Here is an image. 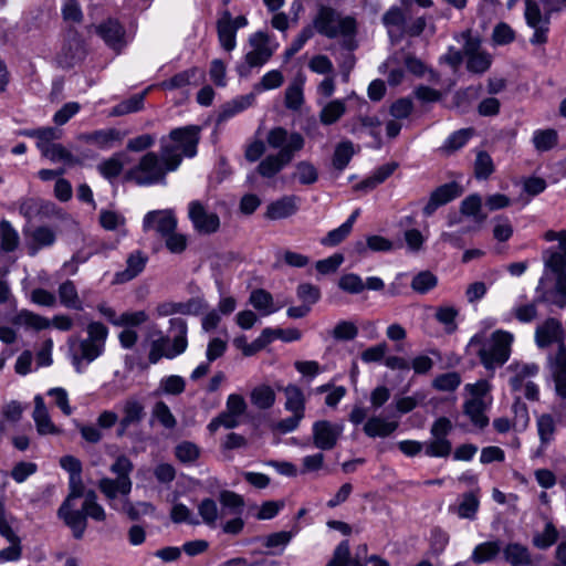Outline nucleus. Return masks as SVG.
Segmentation results:
<instances>
[{
    "instance_id": "nucleus-1",
    "label": "nucleus",
    "mask_w": 566,
    "mask_h": 566,
    "mask_svg": "<svg viewBox=\"0 0 566 566\" xmlns=\"http://www.w3.org/2000/svg\"><path fill=\"white\" fill-rule=\"evenodd\" d=\"M304 146L302 134L277 126L268 132L266 144L261 139L248 143L244 157L249 163L260 160L256 172L262 178L272 179L292 163Z\"/></svg>"
},
{
    "instance_id": "nucleus-2",
    "label": "nucleus",
    "mask_w": 566,
    "mask_h": 566,
    "mask_svg": "<svg viewBox=\"0 0 566 566\" xmlns=\"http://www.w3.org/2000/svg\"><path fill=\"white\" fill-rule=\"evenodd\" d=\"M308 25L314 33L339 40L344 50L354 51L358 48V21L354 15H344L329 6L319 4Z\"/></svg>"
},
{
    "instance_id": "nucleus-3",
    "label": "nucleus",
    "mask_w": 566,
    "mask_h": 566,
    "mask_svg": "<svg viewBox=\"0 0 566 566\" xmlns=\"http://www.w3.org/2000/svg\"><path fill=\"white\" fill-rule=\"evenodd\" d=\"M187 323L181 317H174L169 321V335H164L160 329L149 334L148 360L157 364L161 358L174 359L184 354L188 347Z\"/></svg>"
},
{
    "instance_id": "nucleus-4",
    "label": "nucleus",
    "mask_w": 566,
    "mask_h": 566,
    "mask_svg": "<svg viewBox=\"0 0 566 566\" xmlns=\"http://www.w3.org/2000/svg\"><path fill=\"white\" fill-rule=\"evenodd\" d=\"M200 127L188 125L172 129L160 139V154L168 169H177L184 157H195L200 140Z\"/></svg>"
},
{
    "instance_id": "nucleus-5",
    "label": "nucleus",
    "mask_w": 566,
    "mask_h": 566,
    "mask_svg": "<svg viewBox=\"0 0 566 566\" xmlns=\"http://www.w3.org/2000/svg\"><path fill=\"white\" fill-rule=\"evenodd\" d=\"M86 338L70 339L72 363L77 373H82L83 364L88 365L105 350L108 328L101 322H90L86 326Z\"/></svg>"
},
{
    "instance_id": "nucleus-6",
    "label": "nucleus",
    "mask_w": 566,
    "mask_h": 566,
    "mask_svg": "<svg viewBox=\"0 0 566 566\" xmlns=\"http://www.w3.org/2000/svg\"><path fill=\"white\" fill-rule=\"evenodd\" d=\"M513 342L514 335L511 332L496 329L488 339L483 335H474L469 346L476 347L481 364L488 370H493L509 360Z\"/></svg>"
},
{
    "instance_id": "nucleus-7",
    "label": "nucleus",
    "mask_w": 566,
    "mask_h": 566,
    "mask_svg": "<svg viewBox=\"0 0 566 566\" xmlns=\"http://www.w3.org/2000/svg\"><path fill=\"white\" fill-rule=\"evenodd\" d=\"M218 500L221 507L210 497L201 500L197 507L202 523L212 528L229 515H242L245 506L243 496L229 490L221 491Z\"/></svg>"
},
{
    "instance_id": "nucleus-8",
    "label": "nucleus",
    "mask_w": 566,
    "mask_h": 566,
    "mask_svg": "<svg viewBox=\"0 0 566 566\" xmlns=\"http://www.w3.org/2000/svg\"><path fill=\"white\" fill-rule=\"evenodd\" d=\"M133 469V462L126 455H119L109 468L111 472L115 474L116 478L105 476L97 483L98 490L105 496L108 505L114 510H118L116 503L117 497H126L132 492L133 481L130 473Z\"/></svg>"
},
{
    "instance_id": "nucleus-9",
    "label": "nucleus",
    "mask_w": 566,
    "mask_h": 566,
    "mask_svg": "<svg viewBox=\"0 0 566 566\" xmlns=\"http://www.w3.org/2000/svg\"><path fill=\"white\" fill-rule=\"evenodd\" d=\"M454 39L459 43H463L465 66L470 73L482 75L490 70L493 56L482 49V41L478 34H474L471 29H467L457 34Z\"/></svg>"
},
{
    "instance_id": "nucleus-10",
    "label": "nucleus",
    "mask_w": 566,
    "mask_h": 566,
    "mask_svg": "<svg viewBox=\"0 0 566 566\" xmlns=\"http://www.w3.org/2000/svg\"><path fill=\"white\" fill-rule=\"evenodd\" d=\"M175 170L168 169L167 161L163 157L149 151L128 171V178L139 186L164 184L167 172Z\"/></svg>"
},
{
    "instance_id": "nucleus-11",
    "label": "nucleus",
    "mask_w": 566,
    "mask_h": 566,
    "mask_svg": "<svg viewBox=\"0 0 566 566\" xmlns=\"http://www.w3.org/2000/svg\"><path fill=\"white\" fill-rule=\"evenodd\" d=\"M251 50L245 54V63L237 67L238 73L247 75L250 69L264 65L279 48V43L273 42L270 35L259 31L249 38Z\"/></svg>"
},
{
    "instance_id": "nucleus-12",
    "label": "nucleus",
    "mask_w": 566,
    "mask_h": 566,
    "mask_svg": "<svg viewBox=\"0 0 566 566\" xmlns=\"http://www.w3.org/2000/svg\"><path fill=\"white\" fill-rule=\"evenodd\" d=\"M524 18L526 24L534 31L530 42L533 45L545 44L548 40L547 34L551 23L549 13L543 14L536 1L526 0Z\"/></svg>"
},
{
    "instance_id": "nucleus-13",
    "label": "nucleus",
    "mask_w": 566,
    "mask_h": 566,
    "mask_svg": "<svg viewBox=\"0 0 566 566\" xmlns=\"http://www.w3.org/2000/svg\"><path fill=\"white\" fill-rule=\"evenodd\" d=\"M188 218L195 231L200 234H212L220 228L219 216L216 212L210 211L199 200H192L189 202Z\"/></svg>"
},
{
    "instance_id": "nucleus-14",
    "label": "nucleus",
    "mask_w": 566,
    "mask_h": 566,
    "mask_svg": "<svg viewBox=\"0 0 566 566\" xmlns=\"http://www.w3.org/2000/svg\"><path fill=\"white\" fill-rule=\"evenodd\" d=\"M344 426L327 420H318L313 423L312 438L314 446L319 450H332L337 444Z\"/></svg>"
},
{
    "instance_id": "nucleus-15",
    "label": "nucleus",
    "mask_w": 566,
    "mask_h": 566,
    "mask_svg": "<svg viewBox=\"0 0 566 566\" xmlns=\"http://www.w3.org/2000/svg\"><path fill=\"white\" fill-rule=\"evenodd\" d=\"M95 32L108 48L117 53L122 52L129 42L124 27L114 19H108L96 25Z\"/></svg>"
},
{
    "instance_id": "nucleus-16",
    "label": "nucleus",
    "mask_w": 566,
    "mask_h": 566,
    "mask_svg": "<svg viewBox=\"0 0 566 566\" xmlns=\"http://www.w3.org/2000/svg\"><path fill=\"white\" fill-rule=\"evenodd\" d=\"M97 310L112 325L116 327L140 326L149 319V314L144 310L126 311L117 315L115 310L105 303L98 304Z\"/></svg>"
},
{
    "instance_id": "nucleus-17",
    "label": "nucleus",
    "mask_w": 566,
    "mask_h": 566,
    "mask_svg": "<svg viewBox=\"0 0 566 566\" xmlns=\"http://www.w3.org/2000/svg\"><path fill=\"white\" fill-rule=\"evenodd\" d=\"M548 368L551 370L555 392L562 398L566 399V345L560 343L557 352L548 356Z\"/></svg>"
},
{
    "instance_id": "nucleus-18",
    "label": "nucleus",
    "mask_w": 566,
    "mask_h": 566,
    "mask_svg": "<svg viewBox=\"0 0 566 566\" xmlns=\"http://www.w3.org/2000/svg\"><path fill=\"white\" fill-rule=\"evenodd\" d=\"M145 231L155 230L161 238L177 228V218L172 210H155L146 213L143 220Z\"/></svg>"
},
{
    "instance_id": "nucleus-19",
    "label": "nucleus",
    "mask_w": 566,
    "mask_h": 566,
    "mask_svg": "<svg viewBox=\"0 0 566 566\" xmlns=\"http://www.w3.org/2000/svg\"><path fill=\"white\" fill-rule=\"evenodd\" d=\"M535 343L539 348H546L554 343H564V331L562 323L548 317L535 328Z\"/></svg>"
},
{
    "instance_id": "nucleus-20",
    "label": "nucleus",
    "mask_w": 566,
    "mask_h": 566,
    "mask_svg": "<svg viewBox=\"0 0 566 566\" xmlns=\"http://www.w3.org/2000/svg\"><path fill=\"white\" fill-rule=\"evenodd\" d=\"M122 412L123 417L117 428L118 437L125 436L130 427L137 426L143 421L145 407L138 399L130 397L123 402Z\"/></svg>"
},
{
    "instance_id": "nucleus-21",
    "label": "nucleus",
    "mask_w": 566,
    "mask_h": 566,
    "mask_svg": "<svg viewBox=\"0 0 566 566\" xmlns=\"http://www.w3.org/2000/svg\"><path fill=\"white\" fill-rule=\"evenodd\" d=\"M462 193L461 187L457 182H449L438 187L430 195L427 205L423 208V214L430 217L440 206L447 205Z\"/></svg>"
},
{
    "instance_id": "nucleus-22",
    "label": "nucleus",
    "mask_w": 566,
    "mask_h": 566,
    "mask_svg": "<svg viewBox=\"0 0 566 566\" xmlns=\"http://www.w3.org/2000/svg\"><path fill=\"white\" fill-rule=\"evenodd\" d=\"M84 56L83 42L80 36L73 32L70 34L56 56L57 64L63 69L72 67Z\"/></svg>"
},
{
    "instance_id": "nucleus-23",
    "label": "nucleus",
    "mask_w": 566,
    "mask_h": 566,
    "mask_svg": "<svg viewBox=\"0 0 566 566\" xmlns=\"http://www.w3.org/2000/svg\"><path fill=\"white\" fill-rule=\"evenodd\" d=\"M57 515L72 530L73 536L77 539L82 538L87 527V520L83 510H74V504L64 501L57 511Z\"/></svg>"
},
{
    "instance_id": "nucleus-24",
    "label": "nucleus",
    "mask_w": 566,
    "mask_h": 566,
    "mask_svg": "<svg viewBox=\"0 0 566 566\" xmlns=\"http://www.w3.org/2000/svg\"><path fill=\"white\" fill-rule=\"evenodd\" d=\"M36 431L40 436H56L61 433V429L54 424L45 406L42 396L34 397V410L32 413Z\"/></svg>"
},
{
    "instance_id": "nucleus-25",
    "label": "nucleus",
    "mask_w": 566,
    "mask_h": 566,
    "mask_svg": "<svg viewBox=\"0 0 566 566\" xmlns=\"http://www.w3.org/2000/svg\"><path fill=\"white\" fill-rule=\"evenodd\" d=\"M148 262V256L140 250L132 252L126 260V268L114 275L115 284H123L139 275Z\"/></svg>"
},
{
    "instance_id": "nucleus-26",
    "label": "nucleus",
    "mask_w": 566,
    "mask_h": 566,
    "mask_svg": "<svg viewBox=\"0 0 566 566\" xmlns=\"http://www.w3.org/2000/svg\"><path fill=\"white\" fill-rule=\"evenodd\" d=\"M237 31L235 27L232 25L230 11H222L217 21V32L220 45L228 52L237 46Z\"/></svg>"
},
{
    "instance_id": "nucleus-27",
    "label": "nucleus",
    "mask_w": 566,
    "mask_h": 566,
    "mask_svg": "<svg viewBox=\"0 0 566 566\" xmlns=\"http://www.w3.org/2000/svg\"><path fill=\"white\" fill-rule=\"evenodd\" d=\"M123 134L116 128L99 129L81 135V140L99 149H109L123 139Z\"/></svg>"
},
{
    "instance_id": "nucleus-28",
    "label": "nucleus",
    "mask_w": 566,
    "mask_h": 566,
    "mask_svg": "<svg viewBox=\"0 0 566 566\" xmlns=\"http://www.w3.org/2000/svg\"><path fill=\"white\" fill-rule=\"evenodd\" d=\"M298 202L300 198L294 195L284 196L268 206L265 216L271 220L289 218L298 210Z\"/></svg>"
},
{
    "instance_id": "nucleus-29",
    "label": "nucleus",
    "mask_w": 566,
    "mask_h": 566,
    "mask_svg": "<svg viewBox=\"0 0 566 566\" xmlns=\"http://www.w3.org/2000/svg\"><path fill=\"white\" fill-rule=\"evenodd\" d=\"M382 23L392 42L399 41L405 33L406 15L401 8L391 7L382 15Z\"/></svg>"
},
{
    "instance_id": "nucleus-30",
    "label": "nucleus",
    "mask_w": 566,
    "mask_h": 566,
    "mask_svg": "<svg viewBox=\"0 0 566 566\" xmlns=\"http://www.w3.org/2000/svg\"><path fill=\"white\" fill-rule=\"evenodd\" d=\"M480 507L478 491L467 492L461 495L457 505L449 506V512L455 513L460 518L473 521Z\"/></svg>"
},
{
    "instance_id": "nucleus-31",
    "label": "nucleus",
    "mask_w": 566,
    "mask_h": 566,
    "mask_svg": "<svg viewBox=\"0 0 566 566\" xmlns=\"http://www.w3.org/2000/svg\"><path fill=\"white\" fill-rule=\"evenodd\" d=\"M27 248L30 255H35L39 250L51 247L55 242V232L49 227H38L29 232Z\"/></svg>"
},
{
    "instance_id": "nucleus-32",
    "label": "nucleus",
    "mask_w": 566,
    "mask_h": 566,
    "mask_svg": "<svg viewBox=\"0 0 566 566\" xmlns=\"http://www.w3.org/2000/svg\"><path fill=\"white\" fill-rule=\"evenodd\" d=\"M503 557L511 566H531L532 554L526 545L517 542L507 543L503 548Z\"/></svg>"
},
{
    "instance_id": "nucleus-33",
    "label": "nucleus",
    "mask_w": 566,
    "mask_h": 566,
    "mask_svg": "<svg viewBox=\"0 0 566 566\" xmlns=\"http://www.w3.org/2000/svg\"><path fill=\"white\" fill-rule=\"evenodd\" d=\"M482 197L478 193L465 197L460 203L461 216L472 219L476 228H480L486 220V214L482 211Z\"/></svg>"
},
{
    "instance_id": "nucleus-34",
    "label": "nucleus",
    "mask_w": 566,
    "mask_h": 566,
    "mask_svg": "<svg viewBox=\"0 0 566 566\" xmlns=\"http://www.w3.org/2000/svg\"><path fill=\"white\" fill-rule=\"evenodd\" d=\"M57 295L62 306L74 310L83 311L84 303L80 296L75 283L71 280H65L57 287Z\"/></svg>"
},
{
    "instance_id": "nucleus-35",
    "label": "nucleus",
    "mask_w": 566,
    "mask_h": 566,
    "mask_svg": "<svg viewBox=\"0 0 566 566\" xmlns=\"http://www.w3.org/2000/svg\"><path fill=\"white\" fill-rule=\"evenodd\" d=\"M282 391L285 395V410L305 417L306 399L303 390L294 384H289L282 388Z\"/></svg>"
},
{
    "instance_id": "nucleus-36",
    "label": "nucleus",
    "mask_w": 566,
    "mask_h": 566,
    "mask_svg": "<svg viewBox=\"0 0 566 566\" xmlns=\"http://www.w3.org/2000/svg\"><path fill=\"white\" fill-rule=\"evenodd\" d=\"M536 428L541 442L538 452H543L555 439L557 420L551 413H542L536 418Z\"/></svg>"
},
{
    "instance_id": "nucleus-37",
    "label": "nucleus",
    "mask_w": 566,
    "mask_h": 566,
    "mask_svg": "<svg viewBox=\"0 0 566 566\" xmlns=\"http://www.w3.org/2000/svg\"><path fill=\"white\" fill-rule=\"evenodd\" d=\"M254 102V95L248 94L243 96H239L224 105L220 108L217 117V123L221 124L223 122H227L228 119L232 118L237 114L243 112L248 107H250Z\"/></svg>"
},
{
    "instance_id": "nucleus-38",
    "label": "nucleus",
    "mask_w": 566,
    "mask_h": 566,
    "mask_svg": "<svg viewBox=\"0 0 566 566\" xmlns=\"http://www.w3.org/2000/svg\"><path fill=\"white\" fill-rule=\"evenodd\" d=\"M12 323L27 329L43 331L51 327L49 318L28 310H22L12 318Z\"/></svg>"
},
{
    "instance_id": "nucleus-39",
    "label": "nucleus",
    "mask_w": 566,
    "mask_h": 566,
    "mask_svg": "<svg viewBox=\"0 0 566 566\" xmlns=\"http://www.w3.org/2000/svg\"><path fill=\"white\" fill-rule=\"evenodd\" d=\"M538 316L537 304L535 302L520 303L512 307V310L503 315V322L510 323L513 318L520 323L528 324L535 321Z\"/></svg>"
},
{
    "instance_id": "nucleus-40",
    "label": "nucleus",
    "mask_w": 566,
    "mask_h": 566,
    "mask_svg": "<svg viewBox=\"0 0 566 566\" xmlns=\"http://www.w3.org/2000/svg\"><path fill=\"white\" fill-rule=\"evenodd\" d=\"M346 109L345 99H332L325 103L321 108L318 113L319 122L325 126L333 125L344 116Z\"/></svg>"
},
{
    "instance_id": "nucleus-41",
    "label": "nucleus",
    "mask_w": 566,
    "mask_h": 566,
    "mask_svg": "<svg viewBox=\"0 0 566 566\" xmlns=\"http://www.w3.org/2000/svg\"><path fill=\"white\" fill-rule=\"evenodd\" d=\"M486 402L482 399H468L463 403V412L478 428H484L489 423L485 416Z\"/></svg>"
},
{
    "instance_id": "nucleus-42",
    "label": "nucleus",
    "mask_w": 566,
    "mask_h": 566,
    "mask_svg": "<svg viewBox=\"0 0 566 566\" xmlns=\"http://www.w3.org/2000/svg\"><path fill=\"white\" fill-rule=\"evenodd\" d=\"M249 304L263 316L271 315L279 310L274 305L271 293L263 289H255L250 293Z\"/></svg>"
},
{
    "instance_id": "nucleus-43",
    "label": "nucleus",
    "mask_w": 566,
    "mask_h": 566,
    "mask_svg": "<svg viewBox=\"0 0 566 566\" xmlns=\"http://www.w3.org/2000/svg\"><path fill=\"white\" fill-rule=\"evenodd\" d=\"M304 83L305 78L297 76L286 87L284 104L287 109L298 111L304 104Z\"/></svg>"
},
{
    "instance_id": "nucleus-44",
    "label": "nucleus",
    "mask_w": 566,
    "mask_h": 566,
    "mask_svg": "<svg viewBox=\"0 0 566 566\" xmlns=\"http://www.w3.org/2000/svg\"><path fill=\"white\" fill-rule=\"evenodd\" d=\"M398 427L395 421H387L381 417H371L364 424V432L370 438H386Z\"/></svg>"
},
{
    "instance_id": "nucleus-45",
    "label": "nucleus",
    "mask_w": 566,
    "mask_h": 566,
    "mask_svg": "<svg viewBox=\"0 0 566 566\" xmlns=\"http://www.w3.org/2000/svg\"><path fill=\"white\" fill-rule=\"evenodd\" d=\"M502 552L500 541H488L478 544L471 554V559L475 564H484L492 562Z\"/></svg>"
},
{
    "instance_id": "nucleus-46",
    "label": "nucleus",
    "mask_w": 566,
    "mask_h": 566,
    "mask_svg": "<svg viewBox=\"0 0 566 566\" xmlns=\"http://www.w3.org/2000/svg\"><path fill=\"white\" fill-rule=\"evenodd\" d=\"M82 510L87 518L103 523L107 518V514L102 504L98 503L97 494L94 490L85 491V499L82 503Z\"/></svg>"
},
{
    "instance_id": "nucleus-47",
    "label": "nucleus",
    "mask_w": 566,
    "mask_h": 566,
    "mask_svg": "<svg viewBox=\"0 0 566 566\" xmlns=\"http://www.w3.org/2000/svg\"><path fill=\"white\" fill-rule=\"evenodd\" d=\"M291 179L303 186H310L318 180V170L311 161L301 160L294 165Z\"/></svg>"
},
{
    "instance_id": "nucleus-48",
    "label": "nucleus",
    "mask_w": 566,
    "mask_h": 566,
    "mask_svg": "<svg viewBox=\"0 0 566 566\" xmlns=\"http://www.w3.org/2000/svg\"><path fill=\"white\" fill-rule=\"evenodd\" d=\"M251 403L260 409L266 410L273 407L276 400L275 391L269 385H260L252 389L250 394Z\"/></svg>"
},
{
    "instance_id": "nucleus-49",
    "label": "nucleus",
    "mask_w": 566,
    "mask_h": 566,
    "mask_svg": "<svg viewBox=\"0 0 566 566\" xmlns=\"http://www.w3.org/2000/svg\"><path fill=\"white\" fill-rule=\"evenodd\" d=\"M61 134V130L54 127L29 129L23 133L24 136L36 139V147L41 153L44 150V148L53 145V142L59 139Z\"/></svg>"
},
{
    "instance_id": "nucleus-50",
    "label": "nucleus",
    "mask_w": 566,
    "mask_h": 566,
    "mask_svg": "<svg viewBox=\"0 0 566 566\" xmlns=\"http://www.w3.org/2000/svg\"><path fill=\"white\" fill-rule=\"evenodd\" d=\"M532 143L537 151H548L557 145L558 133L554 128L536 129L533 133Z\"/></svg>"
},
{
    "instance_id": "nucleus-51",
    "label": "nucleus",
    "mask_w": 566,
    "mask_h": 566,
    "mask_svg": "<svg viewBox=\"0 0 566 566\" xmlns=\"http://www.w3.org/2000/svg\"><path fill=\"white\" fill-rule=\"evenodd\" d=\"M120 510L132 521H137L144 515H154L156 507L149 502H136L132 503L128 496L123 497Z\"/></svg>"
},
{
    "instance_id": "nucleus-52",
    "label": "nucleus",
    "mask_w": 566,
    "mask_h": 566,
    "mask_svg": "<svg viewBox=\"0 0 566 566\" xmlns=\"http://www.w3.org/2000/svg\"><path fill=\"white\" fill-rule=\"evenodd\" d=\"M471 128H463L452 133L439 148L442 154L449 155L462 148L472 137Z\"/></svg>"
},
{
    "instance_id": "nucleus-53",
    "label": "nucleus",
    "mask_w": 566,
    "mask_h": 566,
    "mask_svg": "<svg viewBox=\"0 0 566 566\" xmlns=\"http://www.w3.org/2000/svg\"><path fill=\"white\" fill-rule=\"evenodd\" d=\"M544 266L555 276L564 275L566 274V255L554 249H547L544 251Z\"/></svg>"
},
{
    "instance_id": "nucleus-54",
    "label": "nucleus",
    "mask_w": 566,
    "mask_h": 566,
    "mask_svg": "<svg viewBox=\"0 0 566 566\" xmlns=\"http://www.w3.org/2000/svg\"><path fill=\"white\" fill-rule=\"evenodd\" d=\"M558 536L556 526L548 521L543 531L533 536L532 543L538 549H547L557 542Z\"/></svg>"
},
{
    "instance_id": "nucleus-55",
    "label": "nucleus",
    "mask_w": 566,
    "mask_h": 566,
    "mask_svg": "<svg viewBox=\"0 0 566 566\" xmlns=\"http://www.w3.org/2000/svg\"><path fill=\"white\" fill-rule=\"evenodd\" d=\"M44 157L50 159L52 163H64L66 165H75L78 159L67 150L62 144H53L41 153Z\"/></svg>"
},
{
    "instance_id": "nucleus-56",
    "label": "nucleus",
    "mask_w": 566,
    "mask_h": 566,
    "mask_svg": "<svg viewBox=\"0 0 566 566\" xmlns=\"http://www.w3.org/2000/svg\"><path fill=\"white\" fill-rule=\"evenodd\" d=\"M544 300L559 308L566 306V274L557 275L554 287L544 294Z\"/></svg>"
},
{
    "instance_id": "nucleus-57",
    "label": "nucleus",
    "mask_w": 566,
    "mask_h": 566,
    "mask_svg": "<svg viewBox=\"0 0 566 566\" xmlns=\"http://www.w3.org/2000/svg\"><path fill=\"white\" fill-rule=\"evenodd\" d=\"M355 154L354 144L349 140H344L337 144L333 155V166L337 170H343L349 164Z\"/></svg>"
},
{
    "instance_id": "nucleus-58",
    "label": "nucleus",
    "mask_w": 566,
    "mask_h": 566,
    "mask_svg": "<svg viewBox=\"0 0 566 566\" xmlns=\"http://www.w3.org/2000/svg\"><path fill=\"white\" fill-rule=\"evenodd\" d=\"M1 248L6 252H12L19 247L20 238L12 224L2 220L0 222Z\"/></svg>"
},
{
    "instance_id": "nucleus-59",
    "label": "nucleus",
    "mask_w": 566,
    "mask_h": 566,
    "mask_svg": "<svg viewBox=\"0 0 566 566\" xmlns=\"http://www.w3.org/2000/svg\"><path fill=\"white\" fill-rule=\"evenodd\" d=\"M3 537L10 543V545L3 549H0V563L19 560L22 555L20 537L15 534V532H11L10 536L8 535Z\"/></svg>"
},
{
    "instance_id": "nucleus-60",
    "label": "nucleus",
    "mask_w": 566,
    "mask_h": 566,
    "mask_svg": "<svg viewBox=\"0 0 566 566\" xmlns=\"http://www.w3.org/2000/svg\"><path fill=\"white\" fill-rule=\"evenodd\" d=\"M438 284V277L430 271H421L411 281V287L419 294H426Z\"/></svg>"
},
{
    "instance_id": "nucleus-61",
    "label": "nucleus",
    "mask_w": 566,
    "mask_h": 566,
    "mask_svg": "<svg viewBox=\"0 0 566 566\" xmlns=\"http://www.w3.org/2000/svg\"><path fill=\"white\" fill-rule=\"evenodd\" d=\"M335 340L348 342L353 340L358 335V327L352 321H339L331 332Z\"/></svg>"
},
{
    "instance_id": "nucleus-62",
    "label": "nucleus",
    "mask_w": 566,
    "mask_h": 566,
    "mask_svg": "<svg viewBox=\"0 0 566 566\" xmlns=\"http://www.w3.org/2000/svg\"><path fill=\"white\" fill-rule=\"evenodd\" d=\"M461 384V376L457 371L438 375L432 380V387L438 391H454Z\"/></svg>"
},
{
    "instance_id": "nucleus-63",
    "label": "nucleus",
    "mask_w": 566,
    "mask_h": 566,
    "mask_svg": "<svg viewBox=\"0 0 566 566\" xmlns=\"http://www.w3.org/2000/svg\"><path fill=\"white\" fill-rule=\"evenodd\" d=\"M452 447L448 439L432 438L424 444V453L432 458H446L451 453Z\"/></svg>"
},
{
    "instance_id": "nucleus-64",
    "label": "nucleus",
    "mask_w": 566,
    "mask_h": 566,
    "mask_svg": "<svg viewBox=\"0 0 566 566\" xmlns=\"http://www.w3.org/2000/svg\"><path fill=\"white\" fill-rule=\"evenodd\" d=\"M493 238L499 242L509 241L514 232L512 222L507 217L496 216L493 219Z\"/></svg>"
}]
</instances>
